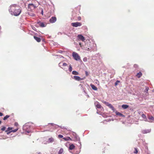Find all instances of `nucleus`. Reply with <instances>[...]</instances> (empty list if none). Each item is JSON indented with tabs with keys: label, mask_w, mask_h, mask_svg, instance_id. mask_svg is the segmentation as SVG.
I'll return each mask as SVG.
<instances>
[{
	"label": "nucleus",
	"mask_w": 154,
	"mask_h": 154,
	"mask_svg": "<svg viewBox=\"0 0 154 154\" xmlns=\"http://www.w3.org/2000/svg\"><path fill=\"white\" fill-rule=\"evenodd\" d=\"M9 11L11 15L15 16L20 15L22 11L21 7L16 4L11 5L9 8Z\"/></svg>",
	"instance_id": "1"
},
{
	"label": "nucleus",
	"mask_w": 154,
	"mask_h": 154,
	"mask_svg": "<svg viewBox=\"0 0 154 154\" xmlns=\"http://www.w3.org/2000/svg\"><path fill=\"white\" fill-rule=\"evenodd\" d=\"M102 102L104 103L106 106H108L111 109L113 112L115 111V109L111 104L105 101H103Z\"/></svg>",
	"instance_id": "2"
},
{
	"label": "nucleus",
	"mask_w": 154,
	"mask_h": 154,
	"mask_svg": "<svg viewBox=\"0 0 154 154\" xmlns=\"http://www.w3.org/2000/svg\"><path fill=\"white\" fill-rule=\"evenodd\" d=\"M72 55L74 59L78 61L80 60V57L77 53L73 52L72 53Z\"/></svg>",
	"instance_id": "3"
},
{
	"label": "nucleus",
	"mask_w": 154,
	"mask_h": 154,
	"mask_svg": "<svg viewBox=\"0 0 154 154\" xmlns=\"http://www.w3.org/2000/svg\"><path fill=\"white\" fill-rule=\"evenodd\" d=\"M36 8V7L33 4H29L28 5V11H31Z\"/></svg>",
	"instance_id": "4"
},
{
	"label": "nucleus",
	"mask_w": 154,
	"mask_h": 154,
	"mask_svg": "<svg viewBox=\"0 0 154 154\" xmlns=\"http://www.w3.org/2000/svg\"><path fill=\"white\" fill-rule=\"evenodd\" d=\"M94 105L97 108L101 109V110L103 111L104 109L98 102H95L94 103Z\"/></svg>",
	"instance_id": "5"
},
{
	"label": "nucleus",
	"mask_w": 154,
	"mask_h": 154,
	"mask_svg": "<svg viewBox=\"0 0 154 154\" xmlns=\"http://www.w3.org/2000/svg\"><path fill=\"white\" fill-rule=\"evenodd\" d=\"M71 25L75 27H77L78 26H80L82 25V24L81 23L76 22L75 23H71Z\"/></svg>",
	"instance_id": "6"
},
{
	"label": "nucleus",
	"mask_w": 154,
	"mask_h": 154,
	"mask_svg": "<svg viewBox=\"0 0 154 154\" xmlns=\"http://www.w3.org/2000/svg\"><path fill=\"white\" fill-rule=\"evenodd\" d=\"M79 45H80V47H81L82 49L88 51L90 50L89 48L88 47L87 45H85V46H84L83 45H82L80 43H79Z\"/></svg>",
	"instance_id": "7"
},
{
	"label": "nucleus",
	"mask_w": 154,
	"mask_h": 154,
	"mask_svg": "<svg viewBox=\"0 0 154 154\" xmlns=\"http://www.w3.org/2000/svg\"><path fill=\"white\" fill-rule=\"evenodd\" d=\"M57 20L56 18L55 17H52L50 19V22L51 23H54Z\"/></svg>",
	"instance_id": "8"
},
{
	"label": "nucleus",
	"mask_w": 154,
	"mask_h": 154,
	"mask_svg": "<svg viewBox=\"0 0 154 154\" xmlns=\"http://www.w3.org/2000/svg\"><path fill=\"white\" fill-rule=\"evenodd\" d=\"M29 127V126L28 125H24L23 127V130L26 131L27 133H29L30 132V131H27L26 129Z\"/></svg>",
	"instance_id": "9"
},
{
	"label": "nucleus",
	"mask_w": 154,
	"mask_h": 154,
	"mask_svg": "<svg viewBox=\"0 0 154 154\" xmlns=\"http://www.w3.org/2000/svg\"><path fill=\"white\" fill-rule=\"evenodd\" d=\"M78 38L80 40H82V41H84L85 40V39L84 37H83V36L81 35H78Z\"/></svg>",
	"instance_id": "10"
},
{
	"label": "nucleus",
	"mask_w": 154,
	"mask_h": 154,
	"mask_svg": "<svg viewBox=\"0 0 154 154\" xmlns=\"http://www.w3.org/2000/svg\"><path fill=\"white\" fill-rule=\"evenodd\" d=\"M73 77L74 79L78 81L82 80L83 79V78H81L77 76H74Z\"/></svg>",
	"instance_id": "11"
},
{
	"label": "nucleus",
	"mask_w": 154,
	"mask_h": 154,
	"mask_svg": "<svg viewBox=\"0 0 154 154\" xmlns=\"http://www.w3.org/2000/svg\"><path fill=\"white\" fill-rule=\"evenodd\" d=\"M37 23L41 27H45V24L43 22H38Z\"/></svg>",
	"instance_id": "12"
},
{
	"label": "nucleus",
	"mask_w": 154,
	"mask_h": 154,
	"mask_svg": "<svg viewBox=\"0 0 154 154\" xmlns=\"http://www.w3.org/2000/svg\"><path fill=\"white\" fill-rule=\"evenodd\" d=\"M150 129L145 130L142 131V133L143 134H146L150 132Z\"/></svg>",
	"instance_id": "13"
},
{
	"label": "nucleus",
	"mask_w": 154,
	"mask_h": 154,
	"mask_svg": "<svg viewBox=\"0 0 154 154\" xmlns=\"http://www.w3.org/2000/svg\"><path fill=\"white\" fill-rule=\"evenodd\" d=\"M54 141V139L52 137H51L49 138L48 141V143H52Z\"/></svg>",
	"instance_id": "14"
},
{
	"label": "nucleus",
	"mask_w": 154,
	"mask_h": 154,
	"mask_svg": "<svg viewBox=\"0 0 154 154\" xmlns=\"http://www.w3.org/2000/svg\"><path fill=\"white\" fill-rule=\"evenodd\" d=\"M90 86H91L93 90H95V91L97 90V88L94 85L91 84L90 85Z\"/></svg>",
	"instance_id": "15"
},
{
	"label": "nucleus",
	"mask_w": 154,
	"mask_h": 154,
	"mask_svg": "<svg viewBox=\"0 0 154 154\" xmlns=\"http://www.w3.org/2000/svg\"><path fill=\"white\" fill-rule=\"evenodd\" d=\"M97 113L98 114H99V115H102V116L103 117H106L107 116L106 115V114H105L104 113H103L102 112H98V111L97 112Z\"/></svg>",
	"instance_id": "16"
},
{
	"label": "nucleus",
	"mask_w": 154,
	"mask_h": 154,
	"mask_svg": "<svg viewBox=\"0 0 154 154\" xmlns=\"http://www.w3.org/2000/svg\"><path fill=\"white\" fill-rule=\"evenodd\" d=\"M75 148V146L73 144H71L70 145L69 149L70 150H72Z\"/></svg>",
	"instance_id": "17"
},
{
	"label": "nucleus",
	"mask_w": 154,
	"mask_h": 154,
	"mask_svg": "<svg viewBox=\"0 0 154 154\" xmlns=\"http://www.w3.org/2000/svg\"><path fill=\"white\" fill-rule=\"evenodd\" d=\"M34 39L38 42H39L41 41V39L39 38L38 37L35 36H34Z\"/></svg>",
	"instance_id": "18"
},
{
	"label": "nucleus",
	"mask_w": 154,
	"mask_h": 154,
	"mask_svg": "<svg viewBox=\"0 0 154 154\" xmlns=\"http://www.w3.org/2000/svg\"><path fill=\"white\" fill-rule=\"evenodd\" d=\"M18 128H16L15 129H14V130L11 131H9L8 132H7V134H8L10 133H11V132H16L17 131H18Z\"/></svg>",
	"instance_id": "19"
},
{
	"label": "nucleus",
	"mask_w": 154,
	"mask_h": 154,
	"mask_svg": "<svg viewBox=\"0 0 154 154\" xmlns=\"http://www.w3.org/2000/svg\"><path fill=\"white\" fill-rule=\"evenodd\" d=\"M49 125H51V128H53V129L54 128H56L57 127H58V126L55 125L53 123H51V124H49Z\"/></svg>",
	"instance_id": "20"
},
{
	"label": "nucleus",
	"mask_w": 154,
	"mask_h": 154,
	"mask_svg": "<svg viewBox=\"0 0 154 154\" xmlns=\"http://www.w3.org/2000/svg\"><path fill=\"white\" fill-rule=\"evenodd\" d=\"M116 114L117 115H119V116H122V117H124V116L122 114V113L119 112H118L117 111H116Z\"/></svg>",
	"instance_id": "21"
},
{
	"label": "nucleus",
	"mask_w": 154,
	"mask_h": 154,
	"mask_svg": "<svg viewBox=\"0 0 154 154\" xmlns=\"http://www.w3.org/2000/svg\"><path fill=\"white\" fill-rule=\"evenodd\" d=\"M122 107L124 109H126L128 108L129 106L127 105H123L122 106Z\"/></svg>",
	"instance_id": "22"
},
{
	"label": "nucleus",
	"mask_w": 154,
	"mask_h": 154,
	"mask_svg": "<svg viewBox=\"0 0 154 154\" xmlns=\"http://www.w3.org/2000/svg\"><path fill=\"white\" fill-rule=\"evenodd\" d=\"M28 14L29 15L32 17H34L35 16V14L31 12H28Z\"/></svg>",
	"instance_id": "23"
},
{
	"label": "nucleus",
	"mask_w": 154,
	"mask_h": 154,
	"mask_svg": "<svg viewBox=\"0 0 154 154\" xmlns=\"http://www.w3.org/2000/svg\"><path fill=\"white\" fill-rule=\"evenodd\" d=\"M148 119L149 120H152V121H154V117L152 116H148Z\"/></svg>",
	"instance_id": "24"
},
{
	"label": "nucleus",
	"mask_w": 154,
	"mask_h": 154,
	"mask_svg": "<svg viewBox=\"0 0 154 154\" xmlns=\"http://www.w3.org/2000/svg\"><path fill=\"white\" fill-rule=\"evenodd\" d=\"M142 117L144 119H145V121H147V119H146V116L145 115H144V114H142Z\"/></svg>",
	"instance_id": "25"
},
{
	"label": "nucleus",
	"mask_w": 154,
	"mask_h": 154,
	"mask_svg": "<svg viewBox=\"0 0 154 154\" xmlns=\"http://www.w3.org/2000/svg\"><path fill=\"white\" fill-rule=\"evenodd\" d=\"M74 138L75 140V141H79V138L77 135L75 136L74 137Z\"/></svg>",
	"instance_id": "26"
},
{
	"label": "nucleus",
	"mask_w": 154,
	"mask_h": 154,
	"mask_svg": "<svg viewBox=\"0 0 154 154\" xmlns=\"http://www.w3.org/2000/svg\"><path fill=\"white\" fill-rule=\"evenodd\" d=\"M142 74L141 72H139L137 74V76L138 77V78H140L142 76Z\"/></svg>",
	"instance_id": "27"
},
{
	"label": "nucleus",
	"mask_w": 154,
	"mask_h": 154,
	"mask_svg": "<svg viewBox=\"0 0 154 154\" xmlns=\"http://www.w3.org/2000/svg\"><path fill=\"white\" fill-rule=\"evenodd\" d=\"M65 140H71V139L69 137H64L63 138Z\"/></svg>",
	"instance_id": "28"
},
{
	"label": "nucleus",
	"mask_w": 154,
	"mask_h": 154,
	"mask_svg": "<svg viewBox=\"0 0 154 154\" xmlns=\"http://www.w3.org/2000/svg\"><path fill=\"white\" fill-rule=\"evenodd\" d=\"M63 148H61L58 152V154H62L63 152Z\"/></svg>",
	"instance_id": "29"
},
{
	"label": "nucleus",
	"mask_w": 154,
	"mask_h": 154,
	"mask_svg": "<svg viewBox=\"0 0 154 154\" xmlns=\"http://www.w3.org/2000/svg\"><path fill=\"white\" fill-rule=\"evenodd\" d=\"M72 74L75 75H78L79 74V73L75 71H73L72 72Z\"/></svg>",
	"instance_id": "30"
},
{
	"label": "nucleus",
	"mask_w": 154,
	"mask_h": 154,
	"mask_svg": "<svg viewBox=\"0 0 154 154\" xmlns=\"http://www.w3.org/2000/svg\"><path fill=\"white\" fill-rule=\"evenodd\" d=\"M12 128H11V127H8V129H7V131H6V132H8V131H12Z\"/></svg>",
	"instance_id": "31"
},
{
	"label": "nucleus",
	"mask_w": 154,
	"mask_h": 154,
	"mask_svg": "<svg viewBox=\"0 0 154 154\" xmlns=\"http://www.w3.org/2000/svg\"><path fill=\"white\" fill-rule=\"evenodd\" d=\"M10 116L8 115H6L3 118L4 120H6Z\"/></svg>",
	"instance_id": "32"
},
{
	"label": "nucleus",
	"mask_w": 154,
	"mask_h": 154,
	"mask_svg": "<svg viewBox=\"0 0 154 154\" xmlns=\"http://www.w3.org/2000/svg\"><path fill=\"white\" fill-rule=\"evenodd\" d=\"M69 72H71L72 70V68L71 65H70L69 66Z\"/></svg>",
	"instance_id": "33"
},
{
	"label": "nucleus",
	"mask_w": 154,
	"mask_h": 154,
	"mask_svg": "<svg viewBox=\"0 0 154 154\" xmlns=\"http://www.w3.org/2000/svg\"><path fill=\"white\" fill-rule=\"evenodd\" d=\"M148 90H149V88L148 87H146V89H145V92L146 93H147V92L148 91Z\"/></svg>",
	"instance_id": "34"
},
{
	"label": "nucleus",
	"mask_w": 154,
	"mask_h": 154,
	"mask_svg": "<svg viewBox=\"0 0 154 154\" xmlns=\"http://www.w3.org/2000/svg\"><path fill=\"white\" fill-rule=\"evenodd\" d=\"M6 127L5 126H3L1 128V130L2 131H4L5 130Z\"/></svg>",
	"instance_id": "35"
},
{
	"label": "nucleus",
	"mask_w": 154,
	"mask_h": 154,
	"mask_svg": "<svg viewBox=\"0 0 154 154\" xmlns=\"http://www.w3.org/2000/svg\"><path fill=\"white\" fill-rule=\"evenodd\" d=\"M138 152V151L137 149L136 148H135V151H134V153H137Z\"/></svg>",
	"instance_id": "36"
},
{
	"label": "nucleus",
	"mask_w": 154,
	"mask_h": 154,
	"mask_svg": "<svg viewBox=\"0 0 154 154\" xmlns=\"http://www.w3.org/2000/svg\"><path fill=\"white\" fill-rule=\"evenodd\" d=\"M120 81H119L117 80L116 81V82L115 83V85L116 86L117 85H118V83H119Z\"/></svg>",
	"instance_id": "37"
},
{
	"label": "nucleus",
	"mask_w": 154,
	"mask_h": 154,
	"mask_svg": "<svg viewBox=\"0 0 154 154\" xmlns=\"http://www.w3.org/2000/svg\"><path fill=\"white\" fill-rule=\"evenodd\" d=\"M62 66H67V64L66 63H63Z\"/></svg>",
	"instance_id": "38"
},
{
	"label": "nucleus",
	"mask_w": 154,
	"mask_h": 154,
	"mask_svg": "<svg viewBox=\"0 0 154 154\" xmlns=\"http://www.w3.org/2000/svg\"><path fill=\"white\" fill-rule=\"evenodd\" d=\"M58 137L59 138H62L63 137V136L62 135H61V134H59L58 135Z\"/></svg>",
	"instance_id": "39"
},
{
	"label": "nucleus",
	"mask_w": 154,
	"mask_h": 154,
	"mask_svg": "<svg viewBox=\"0 0 154 154\" xmlns=\"http://www.w3.org/2000/svg\"><path fill=\"white\" fill-rule=\"evenodd\" d=\"M14 125L16 126H17L18 125V123L17 122H15L14 123Z\"/></svg>",
	"instance_id": "40"
},
{
	"label": "nucleus",
	"mask_w": 154,
	"mask_h": 154,
	"mask_svg": "<svg viewBox=\"0 0 154 154\" xmlns=\"http://www.w3.org/2000/svg\"><path fill=\"white\" fill-rule=\"evenodd\" d=\"M72 134H73V135L74 137V136H75L77 135L76 134V133H73Z\"/></svg>",
	"instance_id": "41"
},
{
	"label": "nucleus",
	"mask_w": 154,
	"mask_h": 154,
	"mask_svg": "<svg viewBox=\"0 0 154 154\" xmlns=\"http://www.w3.org/2000/svg\"><path fill=\"white\" fill-rule=\"evenodd\" d=\"M81 19V17H78V20H80Z\"/></svg>",
	"instance_id": "42"
},
{
	"label": "nucleus",
	"mask_w": 154,
	"mask_h": 154,
	"mask_svg": "<svg viewBox=\"0 0 154 154\" xmlns=\"http://www.w3.org/2000/svg\"><path fill=\"white\" fill-rule=\"evenodd\" d=\"M3 115V114L2 112H0V116H2Z\"/></svg>",
	"instance_id": "43"
},
{
	"label": "nucleus",
	"mask_w": 154,
	"mask_h": 154,
	"mask_svg": "<svg viewBox=\"0 0 154 154\" xmlns=\"http://www.w3.org/2000/svg\"><path fill=\"white\" fill-rule=\"evenodd\" d=\"M134 66L135 67H137V65H136V64H135L134 65Z\"/></svg>",
	"instance_id": "44"
},
{
	"label": "nucleus",
	"mask_w": 154,
	"mask_h": 154,
	"mask_svg": "<svg viewBox=\"0 0 154 154\" xmlns=\"http://www.w3.org/2000/svg\"><path fill=\"white\" fill-rule=\"evenodd\" d=\"M62 64V63H60L59 64V65L60 66H61V64Z\"/></svg>",
	"instance_id": "45"
},
{
	"label": "nucleus",
	"mask_w": 154,
	"mask_h": 154,
	"mask_svg": "<svg viewBox=\"0 0 154 154\" xmlns=\"http://www.w3.org/2000/svg\"><path fill=\"white\" fill-rule=\"evenodd\" d=\"M85 73H86V75H88V72L87 71L85 72Z\"/></svg>",
	"instance_id": "46"
},
{
	"label": "nucleus",
	"mask_w": 154,
	"mask_h": 154,
	"mask_svg": "<svg viewBox=\"0 0 154 154\" xmlns=\"http://www.w3.org/2000/svg\"><path fill=\"white\" fill-rule=\"evenodd\" d=\"M41 14H42V15H43V10L42 11Z\"/></svg>",
	"instance_id": "47"
},
{
	"label": "nucleus",
	"mask_w": 154,
	"mask_h": 154,
	"mask_svg": "<svg viewBox=\"0 0 154 154\" xmlns=\"http://www.w3.org/2000/svg\"><path fill=\"white\" fill-rule=\"evenodd\" d=\"M38 154H42L40 152H39L38 153Z\"/></svg>",
	"instance_id": "48"
},
{
	"label": "nucleus",
	"mask_w": 154,
	"mask_h": 154,
	"mask_svg": "<svg viewBox=\"0 0 154 154\" xmlns=\"http://www.w3.org/2000/svg\"><path fill=\"white\" fill-rule=\"evenodd\" d=\"M1 123H2V122L0 121V124H1Z\"/></svg>",
	"instance_id": "49"
}]
</instances>
